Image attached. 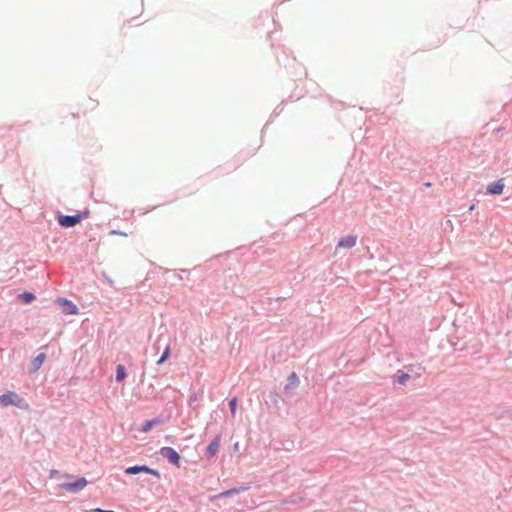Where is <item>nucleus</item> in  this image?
Masks as SVG:
<instances>
[{"label": "nucleus", "instance_id": "1", "mask_svg": "<svg viewBox=\"0 0 512 512\" xmlns=\"http://www.w3.org/2000/svg\"><path fill=\"white\" fill-rule=\"evenodd\" d=\"M89 215L88 212L79 213L76 215L68 216V215H59L58 223L62 227H73L76 224L80 223L84 218H87Z\"/></svg>", "mask_w": 512, "mask_h": 512}, {"label": "nucleus", "instance_id": "2", "mask_svg": "<svg viewBox=\"0 0 512 512\" xmlns=\"http://www.w3.org/2000/svg\"><path fill=\"white\" fill-rule=\"evenodd\" d=\"M23 399L15 392L8 391L0 396V406L7 407L9 405L22 406Z\"/></svg>", "mask_w": 512, "mask_h": 512}, {"label": "nucleus", "instance_id": "3", "mask_svg": "<svg viewBox=\"0 0 512 512\" xmlns=\"http://www.w3.org/2000/svg\"><path fill=\"white\" fill-rule=\"evenodd\" d=\"M160 454L162 455V457L167 459L170 463L179 466L180 456L173 448L163 447L160 450Z\"/></svg>", "mask_w": 512, "mask_h": 512}, {"label": "nucleus", "instance_id": "4", "mask_svg": "<svg viewBox=\"0 0 512 512\" xmlns=\"http://www.w3.org/2000/svg\"><path fill=\"white\" fill-rule=\"evenodd\" d=\"M140 472H145V473H148V474H151L153 476H155L156 478H160V473L157 471V470H154V469H151L149 468L148 466H132V467H128L126 470H125V473L126 474H130V475H135V474H138Z\"/></svg>", "mask_w": 512, "mask_h": 512}, {"label": "nucleus", "instance_id": "5", "mask_svg": "<svg viewBox=\"0 0 512 512\" xmlns=\"http://www.w3.org/2000/svg\"><path fill=\"white\" fill-rule=\"evenodd\" d=\"M87 485V481L85 478H79L73 483H63L60 484V488L65 489L69 492H76L78 490L83 489Z\"/></svg>", "mask_w": 512, "mask_h": 512}, {"label": "nucleus", "instance_id": "6", "mask_svg": "<svg viewBox=\"0 0 512 512\" xmlns=\"http://www.w3.org/2000/svg\"><path fill=\"white\" fill-rule=\"evenodd\" d=\"M503 189H504L503 179H500L497 182L489 185L487 188V192L492 195H500V194H502Z\"/></svg>", "mask_w": 512, "mask_h": 512}, {"label": "nucleus", "instance_id": "7", "mask_svg": "<svg viewBox=\"0 0 512 512\" xmlns=\"http://www.w3.org/2000/svg\"><path fill=\"white\" fill-rule=\"evenodd\" d=\"M219 446H220V437L217 436L215 437V439L208 445L207 447V456L209 458H212L216 455V453L218 452L219 450Z\"/></svg>", "mask_w": 512, "mask_h": 512}, {"label": "nucleus", "instance_id": "8", "mask_svg": "<svg viewBox=\"0 0 512 512\" xmlns=\"http://www.w3.org/2000/svg\"><path fill=\"white\" fill-rule=\"evenodd\" d=\"M300 383L299 377L295 372H292L288 379L287 384L285 385V390H293L298 387Z\"/></svg>", "mask_w": 512, "mask_h": 512}, {"label": "nucleus", "instance_id": "9", "mask_svg": "<svg viewBox=\"0 0 512 512\" xmlns=\"http://www.w3.org/2000/svg\"><path fill=\"white\" fill-rule=\"evenodd\" d=\"M356 241H357V237L353 236V235H350V236H347L345 238H342L338 242V247L352 248L353 246H355Z\"/></svg>", "mask_w": 512, "mask_h": 512}, {"label": "nucleus", "instance_id": "10", "mask_svg": "<svg viewBox=\"0 0 512 512\" xmlns=\"http://www.w3.org/2000/svg\"><path fill=\"white\" fill-rule=\"evenodd\" d=\"M82 106H83V113H86V112L94 110L98 106V102L94 101L92 99H88L82 103Z\"/></svg>", "mask_w": 512, "mask_h": 512}, {"label": "nucleus", "instance_id": "11", "mask_svg": "<svg viewBox=\"0 0 512 512\" xmlns=\"http://www.w3.org/2000/svg\"><path fill=\"white\" fill-rule=\"evenodd\" d=\"M62 303L66 306V313L70 315H75L78 313V308L71 301L62 300Z\"/></svg>", "mask_w": 512, "mask_h": 512}, {"label": "nucleus", "instance_id": "12", "mask_svg": "<svg viewBox=\"0 0 512 512\" xmlns=\"http://www.w3.org/2000/svg\"><path fill=\"white\" fill-rule=\"evenodd\" d=\"M126 377L125 367L122 364L117 366L116 381L121 382Z\"/></svg>", "mask_w": 512, "mask_h": 512}, {"label": "nucleus", "instance_id": "13", "mask_svg": "<svg viewBox=\"0 0 512 512\" xmlns=\"http://www.w3.org/2000/svg\"><path fill=\"white\" fill-rule=\"evenodd\" d=\"M46 356L44 353L39 354L33 361V367L35 370H38L43 362L45 361Z\"/></svg>", "mask_w": 512, "mask_h": 512}, {"label": "nucleus", "instance_id": "14", "mask_svg": "<svg viewBox=\"0 0 512 512\" xmlns=\"http://www.w3.org/2000/svg\"><path fill=\"white\" fill-rule=\"evenodd\" d=\"M19 297L26 304L31 303L35 299L34 294H32L30 292H24V293L20 294Z\"/></svg>", "mask_w": 512, "mask_h": 512}, {"label": "nucleus", "instance_id": "15", "mask_svg": "<svg viewBox=\"0 0 512 512\" xmlns=\"http://www.w3.org/2000/svg\"><path fill=\"white\" fill-rule=\"evenodd\" d=\"M409 379H410V375H409V374L404 373V372H402V371H399V372H398V378H397V381H398L401 385H405Z\"/></svg>", "mask_w": 512, "mask_h": 512}, {"label": "nucleus", "instance_id": "16", "mask_svg": "<svg viewBox=\"0 0 512 512\" xmlns=\"http://www.w3.org/2000/svg\"><path fill=\"white\" fill-rule=\"evenodd\" d=\"M170 356V347L167 346L162 354V356L160 357V359L157 361V364L158 365H161L163 364Z\"/></svg>", "mask_w": 512, "mask_h": 512}, {"label": "nucleus", "instance_id": "17", "mask_svg": "<svg viewBox=\"0 0 512 512\" xmlns=\"http://www.w3.org/2000/svg\"><path fill=\"white\" fill-rule=\"evenodd\" d=\"M156 424H158V421L156 419L149 420L143 426L142 431L143 432H148Z\"/></svg>", "mask_w": 512, "mask_h": 512}, {"label": "nucleus", "instance_id": "18", "mask_svg": "<svg viewBox=\"0 0 512 512\" xmlns=\"http://www.w3.org/2000/svg\"><path fill=\"white\" fill-rule=\"evenodd\" d=\"M109 235H120V236H124V237L127 236V234L125 232L117 231V230H111L109 232Z\"/></svg>", "mask_w": 512, "mask_h": 512}, {"label": "nucleus", "instance_id": "19", "mask_svg": "<svg viewBox=\"0 0 512 512\" xmlns=\"http://www.w3.org/2000/svg\"><path fill=\"white\" fill-rule=\"evenodd\" d=\"M235 492H237V490H228V491H225V492H222L221 494H219V497L230 496Z\"/></svg>", "mask_w": 512, "mask_h": 512}, {"label": "nucleus", "instance_id": "20", "mask_svg": "<svg viewBox=\"0 0 512 512\" xmlns=\"http://www.w3.org/2000/svg\"><path fill=\"white\" fill-rule=\"evenodd\" d=\"M230 406H231L232 413L234 414L235 408H236V399L235 398L230 401Z\"/></svg>", "mask_w": 512, "mask_h": 512}, {"label": "nucleus", "instance_id": "21", "mask_svg": "<svg viewBox=\"0 0 512 512\" xmlns=\"http://www.w3.org/2000/svg\"><path fill=\"white\" fill-rule=\"evenodd\" d=\"M106 510H103L101 508H95L93 512H105Z\"/></svg>", "mask_w": 512, "mask_h": 512}]
</instances>
